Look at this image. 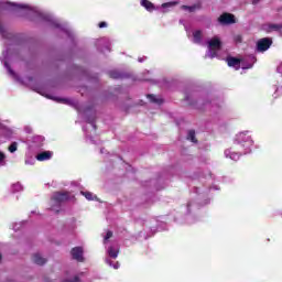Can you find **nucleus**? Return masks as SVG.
I'll return each instance as SVG.
<instances>
[{
  "mask_svg": "<svg viewBox=\"0 0 282 282\" xmlns=\"http://www.w3.org/2000/svg\"><path fill=\"white\" fill-rule=\"evenodd\" d=\"M36 160H37L39 162H45V161H47V160H52V152H50V151H44V152H42V153H40V154L36 155Z\"/></svg>",
  "mask_w": 282,
  "mask_h": 282,
  "instance_id": "8",
  "label": "nucleus"
},
{
  "mask_svg": "<svg viewBox=\"0 0 282 282\" xmlns=\"http://www.w3.org/2000/svg\"><path fill=\"white\" fill-rule=\"evenodd\" d=\"M218 22L220 23V25H232V24L237 23V19H235V14L223 13L218 18Z\"/></svg>",
  "mask_w": 282,
  "mask_h": 282,
  "instance_id": "3",
  "label": "nucleus"
},
{
  "mask_svg": "<svg viewBox=\"0 0 282 282\" xmlns=\"http://www.w3.org/2000/svg\"><path fill=\"white\" fill-rule=\"evenodd\" d=\"M193 36H194V43H202V31H195L193 33Z\"/></svg>",
  "mask_w": 282,
  "mask_h": 282,
  "instance_id": "14",
  "label": "nucleus"
},
{
  "mask_svg": "<svg viewBox=\"0 0 282 282\" xmlns=\"http://www.w3.org/2000/svg\"><path fill=\"white\" fill-rule=\"evenodd\" d=\"M1 259H3V256H1V253H0V261H1Z\"/></svg>",
  "mask_w": 282,
  "mask_h": 282,
  "instance_id": "31",
  "label": "nucleus"
},
{
  "mask_svg": "<svg viewBox=\"0 0 282 282\" xmlns=\"http://www.w3.org/2000/svg\"><path fill=\"white\" fill-rule=\"evenodd\" d=\"M111 237H113V231L108 230L104 238V243H107V241H109V239H111Z\"/></svg>",
  "mask_w": 282,
  "mask_h": 282,
  "instance_id": "19",
  "label": "nucleus"
},
{
  "mask_svg": "<svg viewBox=\"0 0 282 282\" xmlns=\"http://www.w3.org/2000/svg\"><path fill=\"white\" fill-rule=\"evenodd\" d=\"M260 0H252L253 6H257V3H259Z\"/></svg>",
  "mask_w": 282,
  "mask_h": 282,
  "instance_id": "29",
  "label": "nucleus"
},
{
  "mask_svg": "<svg viewBox=\"0 0 282 282\" xmlns=\"http://www.w3.org/2000/svg\"><path fill=\"white\" fill-rule=\"evenodd\" d=\"M187 140H191V142H194V144H197V139L195 138V130L188 131Z\"/></svg>",
  "mask_w": 282,
  "mask_h": 282,
  "instance_id": "15",
  "label": "nucleus"
},
{
  "mask_svg": "<svg viewBox=\"0 0 282 282\" xmlns=\"http://www.w3.org/2000/svg\"><path fill=\"white\" fill-rule=\"evenodd\" d=\"M52 202L56 206H61V204H65V202H69V192H55L52 196Z\"/></svg>",
  "mask_w": 282,
  "mask_h": 282,
  "instance_id": "1",
  "label": "nucleus"
},
{
  "mask_svg": "<svg viewBox=\"0 0 282 282\" xmlns=\"http://www.w3.org/2000/svg\"><path fill=\"white\" fill-rule=\"evenodd\" d=\"M217 52H219V50L210 51V58L217 57Z\"/></svg>",
  "mask_w": 282,
  "mask_h": 282,
  "instance_id": "22",
  "label": "nucleus"
},
{
  "mask_svg": "<svg viewBox=\"0 0 282 282\" xmlns=\"http://www.w3.org/2000/svg\"><path fill=\"white\" fill-rule=\"evenodd\" d=\"M98 28L102 29V28H107V22H100L98 24Z\"/></svg>",
  "mask_w": 282,
  "mask_h": 282,
  "instance_id": "23",
  "label": "nucleus"
},
{
  "mask_svg": "<svg viewBox=\"0 0 282 282\" xmlns=\"http://www.w3.org/2000/svg\"><path fill=\"white\" fill-rule=\"evenodd\" d=\"M32 261L36 263V265H45V263H47V259L41 257L39 253L33 254Z\"/></svg>",
  "mask_w": 282,
  "mask_h": 282,
  "instance_id": "9",
  "label": "nucleus"
},
{
  "mask_svg": "<svg viewBox=\"0 0 282 282\" xmlns=\"http://www.w3.org/2000/svg\"><path fill=\"white\" fill-rule=\"evenodd\" d=\"M6 66L8 67L9 73L13 76L14 70L8 66V63H6Z\"/></svg>",
  "mask_w": 282,
  "mask_h": 282,
  "instance_id": "26",
  "label": "nucleus"
},
{
  "mask_svg": "<svg viewBox=\"0 0 282 282\" xmlns=\"http://www.w3.org/2000/svg\"><path fill=\"white\" fill-rule=\"evenodd\" d=\"M6 160V154L3 152H0V162H3Z\"/></svg>",
  "mask_w": 282,
  "mask_h": 282,
  "instance_id": "24",
  "label": "nucleus"
},
{
  "mask_svg": "<svg viewBox=\"0 0 282 282\" xmlns=\"http://www.w3.org/2000/svg\"><path fill=\"white\" fill-rule=\"evenodd\" d=\"M202 4H194V6H183L182 10H188V12H195V10H200Z\"/></svg>",
  "mask_w": 282,
  "mask_h": 282,
  "instance_id": "12",
  "label": "nucleus"
},
{
  "mask_svg": "<svg viewBox=\"0 0 282 282\" xmlns=\"http://www.w3.org/2000/svg\"><path fill=\"white\" fill-rule=\"evenodd\" d=\"M141 6L148 10V12H153L155 10V4L149 0H142Z\"/></svg>",
  "mask_w": 282,
  "mask_h": 282,
  "instance_id": "10",
  "label": "nucleus"
},
{
  "mask_svg": "<svg viewBox=\"0 0 282 282\" xmlns=\"http://www.w3.org/2000/svg\"><path fill=\"white\" fill-rule=\"evenodd\" d=\"M19 149V143H17V142H12L10 145H9V148H8V150H9V152L10 153H15V151Z\"/></svg>",
  "mask_w": 282,
  "mask_h": 282,
  "instance_id": "16",
  "label": "nucleus"
},
{
  "mask_svg": "<svg viewBox=\"0 0 282 282\" xmlns=\"http://www.w3.org/2000/svg\"><path fill=\"white\" fill-rule=\"evenodd\" d=\"M226 63L228 67H235L237 70L241 69V58L228 56Z\"/></svg>",
  "mask_w": 282,
  "mask_h": 282,
  "instance_id": "5",
  "label": "nucleus"
},
{
  "mask_svg": "<svg viewBox=\"0 0 282 282\" xmlns=\"http://www.w3.org/2000/svg\"><path fill=\"white\" fill-rule=\"evenodd\" d=\"M83 247H74L70 250V254L75 261H78L79 263H83L85 261V258L83 257Z\"/></svg>",
  "mask_w": 282,
  "mask_h": 282,
  "instance_id": "4",
  "label": "nucleus"
},
{
  "mask_svg": "<svg viewBox=\"0 0 282 282\" xmlns=\"http://www.w3.org/2000/svg\"><path fill=\"white\" fill-rule=\"evenodd\" d=\"M57 102H63L64 105H74V102H72V99H57Z\"/></svg>",
  "mask_w": 282,
  "mask_h": 282,
  "instance_id": "21",
  "label": "nucleus"
},
{
  "mask_svg": "<svg viewBox=\"0 0 282 282\" xmlns=\"http://www.w3.org/2000/svg\"><path fill=\"white\" fill-rule=\"evenodd\" d=\"M282 30V23L275 24V23H269L264 25V31L267 34H270L272 32H281Z\"/></svg>",
  "mask_w": 282,
  "mask_h": 282,
  "instance_id": "7",
  "label": "nucleus"
},
{
  "mask_svg": "<svg viewBox=\"0 0 282 282\" xmlns=\"http://www.w3.org/2000/svg\"><path fill=\"white\" fill-rule=\"evenodd\" d=\"M4 30L3 26L0 24V34H3Z\"/></svg>",
  "mask_w": 282,
  "mask_h": 282,
  "instance_id": "28",
  "label": "nucleus"
},
{
  "mask_svg": "<svg viewBox=\"0 0 282 282\" xmlns=\"http://www.w3.org/2000/svg\"><path fill=\"white\" fill-rule=\"evenodd\" d=\"M82 195H84V197H86V199H88V202H93V199H94V194L90 192H82Z\"/></svg>",
  "mask_w": 282,
  "mask_h": 282,
  "instance_id": "17",
  "label": "nucleus"
},
{
  "mask_svg": "<svg viewBox=\"0 0 282 282\" xmlns=\"http://www.w3.org/2000/svg\"><path fill=\"white\" fill-rule=\"evenodd\" d=\"M109 76H110V78H115V79L122 78V75H120V73H118L116 70H111L109 73Z\"/></svg>",
  "mask_w": 282,
  "mask_h": 282,
  "instance_id": "18",
  "label": "nucleus"
},
{
  "mask_svg": "<svg viewBox=\"0 0 282 282\" xmlns=\"http://www.w3.org/2000/svg\"><path fill=\"white\" fill-rule=\"evenodd\" d=\"M272 47L271 37H262L257 42V52H268V48Z\"/></svg>",
  "mask_w": 282,
  "mask_h": 282,
  "instance_id": "2",
  "label": "nucleus"
},
{
  "mask_svg": "<svg viewBox=\"0 0 282 282\" xmlns=\"http://www.w3.org/2000/svg\"><path fill=\"white\" fill-rule=\"evenodd\" d=\"M106 263H108L109 265H112L115 270H118V268H120V262L113 263L111 260H106Z\"/></svg>",
  "mask_w": 282,
  "mask_h": 282,
  "instance_id": "20",
  "label": "nucleus"
},
{
  "mask_svg": "<svg viewBox=\"0 0 282 282\" xmlns=\"http://www.w3.org/2000/svg\"><path fill=\"white\" fill-rule=\"evenodd\" d=\"M235 41H236V43H241V35H237V36L235 37Z\"/></svg>",
  "mask_w": 282,
  "mask_h": 282,
  "instance_id": "25",
  "label": "nucleus"
},
{
  "mask_svg": "<svg viewBox=\"0 0 282 282\" xmlns=\"http://www.w3.org/2000/svg\"><path fill=\"white\" fill-rule=\"evenodd\" d=\"M250 67H252V65H249L248 67L242 66V69H250Z\"/></svg>",
  "mask_w": 282,
  "mask_h": 282,
  "instance_id": "30",
  "label": "nucleus"
},
{
  "mask_svg": "<svg viewBox=\"0 0 282 282\" xmlns=\"http://www.w3.org/2000/svg\"><path fill=\"white\" fill-rule=\"evenodd\" d=\"M148 98L150 102H154V105H162V102H164L162 98H158L155 95H148Z\"/></svg>",
  "mask_w": 282,
  "mask_h": 282,
  "instance_id": "11",
  "label": "nucleus"
},
{
  "mask_svg": "<svg viewBox=\"0 0 282 282\" xmlns=\"http://www.w3.org/2000/svg\"><path fill=\"white\" fill-rule=\"evenodd\" d=\"M18 8H20V9H25V8H28V6L18 4Z\"/></svg>",
  "mask_w": 282,
  "mask_h": 282,
  "instance_id": "27",
  "label": "nucleus"
},
{
  "mask_svg": "<svg viewBox=\"0 0 282 282\" xmlns=\"http://www.w3.org/2000/svg\"><path fill=\"white\" fill-rule=\"evenodd\" d=\"M208 48L209 52H214V50H221V40H219V37H213L208 42Z\"/></svg>",
  "mask_w": 282,
  "mask_h": 282,
  "instance_id": "6",
  "label": "nucleus"
},
{
  "mask_svg": "<svg viewBox=\"0 0 282 282\" xmlns=\"http://www.w3.org/2000/svg\"><path fill=\"white\" fill-rule=\"evenodd\" d=\"M119 252H120V250H116V249H113V247L108 248V254L111 259H118Z\"/></svg>",
  "mask_w": 282,
  "mask_h": 282,
  "instance_id": "13",
  "label": "nucleus"
}]
</instances>
